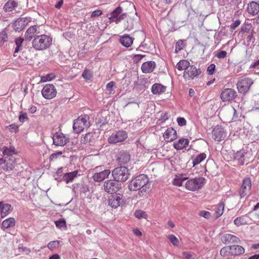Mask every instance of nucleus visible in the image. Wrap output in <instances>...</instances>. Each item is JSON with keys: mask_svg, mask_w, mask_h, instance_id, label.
Listing matches in <instances>:
<instances>
[{"mask_svg": "<svg viewBox=\"0 0 259 259\" xmlns=\"http://www.w3.org/2000/svg\"><path fill=\"white\" fill-rule=\"evenodd\" d=\"M52 38L46 34H41L35 36L33 39L32 44L33 48L37 51L44 50L48 48L51 45Z\"/></svg>", "mask_w": 259, "mask_h": 259, "instance_id": "obj_1", "label": "nucleus"}, {"mask_svg": "<svg viewBox=\"0 0 259 259\" xmlns=\"http://www.w3.org/2000/svg\"><path fill=\"white\" fill-rule=\"evenodd\" d=\"M149 179L146 175H140L132 179L128 183V188L130 191H137L148 184Z\"/></svg>", "mask_w": 259, "mask_h": 259, "instance_id": "obj_2", "label": "nucleus"}, {"mask_svg": "<svg viewBox=\"0 0 259 259\" xmlns=\"http://www.w3.org/2000/svg\"><path fill=\"white\" fill-rule=\"evenodd\" d=\"M90 117L88 115L83 114L79 116L74 121L73 130L75 133L81 132L84 128L90 126Z\"/></svg>", "mask_w": 259, "mask_h": 259, "instance_id": "obj_3", "label": "nucleus"}, {"mask_svg": "<svg viewBox=\"0 0 259 259\" xmlns=\"http://www.w3.org/2000/svg\"><path fill=\"white\" fill-rule=\"evenodd\" d=\"M130 175V173L128 169L125 166L117 167L112 171L113 178L118 183L126 181Z\"/></svg>", "mask_w": 259, "mask_h": 259, "instance_id": "obj_4", "label": "nucleus"}, {"mask_svg": "<svg viewBox=\"0 0 259 259\" xmlns=\"http://www.w3.org/2000/svg\"><path fill=\"white\" fill-rule=\"evenodd\" d=\"M205 181V178L201 177L189 179L188 178L185 183V188L191 191L198 190L204 185Z\"/></svg>", "mask_w": 259, "mask_h": 259, "instance_id": "obj_5", "label": "nucleus"}, {"mask_svg": "<svg viewBox=\"0 0 259 259\" xmlns=\"http://www.w3.org/2000/svg\"><path fill=\"white\" fill-rule=\"evenodd\" d=\"M102 188L108 194H112L116 193L121 188V185L113 179L105 181Z\"/></svg>", "mask_w": 259, "mask_h": 259, "instance_id": "obj_6", "label": "nucleus"}, {"mask_svg": "<svg viewBox=\"0 0 259 259\" xmlns=\"http://www.w3.org/2000/svg\"><path fill=\"white\" fill-rule=\"evenodd\" d=\"M253 83L252 80L250 78L239 77L237 83V88L238 92L241 94L247 93Z\"/></svg>", "mask_w": 259, "mask_h": 259, "instance_id": "obj_7", "label": "nucleus"}, {"mask_svg": "<svg viewBox=\"0 0 259 259\" xmlns=\"http://www.w3.org/2000/svg\"><path fill=\"white\" fill-rule=\"evenodd\" d=\"M104 166L101 165L95 167L94 170L96 172L92 178L94 181L100 182L107 178L111 173L110 169H103Z\"/></svg>", "mask_w": 259, "mask_h": 259, "instance_id": "obj_8", "label": "nucleus"}, {"mask_svg": "<svg viewBox=\"0 0 259 259\" xmlns=\"http://www.w3.org/2000/svg\"><path fill=\"white\" fill-rule=\"evenodd\" d=\"M122 9L119 6L117 7L110 14L109 19L111 22H114L116 24L119 23L122 20H123L127 16L126 13H122Z\"/></svg>", "mask_w": 259, "mask_h": 259, "instance_id": "obj_9", "label": "nucleus"}, {"mask_svg": "<svg viewBox=\"0 0 259 259\" xmlns=\"http://www.w3.org/2000/svg\"><path fill=\"white\" fill-rule=\"evenodd\" d=\"M251 188V181L250 178L245 177L243 179L241 186L239 191V194L241 198L247 196Z\"/></svg>", "mask_w": 259, "mask_h": 259, "instance_id": "obj_10", "label": "nucleus"}, {"mask_svg": "<svg viewBox=\"0 0 259 259\" xmlns=\"http://www.w3.org/2000/svg\"><path fill=\"white\" fill-rule=\"evenodd\" d=\"M42 96L46 99H52L57 95L55 87L52 84H46L41 90Z\"/></svg>", "mask_w": 259, "mask_h": 259, "instance_id": "obj_11", "label": "nucleus"}, {"mask_svg": "<svg viewBox=\"0 0 259 259\" xmlns=\"http://www.w3.org/2000/svg\"><path fill=\"white\" fill-rule=\"evenodd\" d=\"M127 138V134L124 131H119L112 134L108 138L110 143L115 144L123 141Z\"/></svg>", "mask_w": 259, "mask_h": 259, "instance_id": "obj_12", "label": "nucleus"}, {"mask_svg": "<svg viewBox=\"0 0 259 259\" xmlns=\"http://www.w3.org/2000/svg\"><path fill=\"white\" fill-rule=\"evenodd\" d=\"M236 96V92L234 89L230 88H226L223 90L220 95V98L224 102L231 101Z\"/></svg>", "mask_w": 259, "mask_h": 259, "instance_id": "obj_13", "label": "nucleus"}, {"mask_svg": "<svg viewBox=\"0 0 259 259\" xmlns=\"http://www.w3.org/2000/svg\"><path fill=\"white\" fill-rule=\"evenodd\" d=\"M123 203V196L120 193L110 196L108 198V204L113 208H116Z\"/></svg>", "mask_w": 259, "mask_h": 259, "instance_id": "obj_14", "label": "nucleus"}, {"mask_svg": "<svg viewBox=\"0 0 259 259\" xmlns=\"http://www.w3.org/2000/svg\"><path fill=\"white\" fill-rule=\"evenodd\" d=\"M201 73V71L200 69H197L194 65H190L187 70L184 71L183 76L186 79H193Z\"/></svg>", "mask_w": 259, "mask_h": 259, "instance_id": "obj_15", "label": "nucleus"}, {"mask_svg": "<svg viewBox=\"0 0 259 259\" xmlns=\"http://www.w3.org/2000/svg\"><path fill=\"white\" fill-rule=\"evenodd\" d=\"M53 143L58 146H64L68 141L69 138L62 133H56L53 137Z\"/></svg>", "mask_w": 259, "mask_h": 259, "instance_id": "obj_16", "label": "nucleus"}, {"mask_svg": "<svg viewBox=\"0 0 259 259\" xmlns=\"http://www.w3.org/2000/svg\"><path fill=\"white\" fill-rule=\"evenodd\" d=\"M212 138L217 141L223 140L226 137L223 128L220 125H217L212 131Z\"/></svg>", "mask_w": 259, "mask_h": 259, "instance_id": "obj_17", "label": "nucleus"}, {"mask_svg": "<svg viewBox=\"0 0 259 259\" xmlns=\"http://www.w3.org/2000/svg\"><path fill=\"white\" fill-rule=\"evenodd\" d=\"M221 240L223 243L226 244L239 243L240 242L238 237L230 234H223L221 236Z\"/></svg>", "mask_w": 259, "mask_h": 259, "instance_id": "obj_18", "label": "nucleus"}, {"mask_svg": "<svg viewBox=\"0 0 259 259\" xmlns=\"http://www.w3.org/2000/svg\"><path fill=\"white\" fill-rule=\"evenodd\" d=\"M15 166V161L12 158H9L8 160L0 158V168L5 171L12 170Z\"/></svg>", "mask_w": 259, "mask_h": 259, "instance_id": "obj_19", "label": "nucleus"}, {"mask_svg": "<svg viewBox=\"0 0 259 259\" xmlns=\"http://www.w3.org/2000/svg\"><path fill=\"white\" fill-rule=\"evenodd\" d=\"M28 24L26 18H19L13 23V28L16 31L20 32L23 30Z\"/></svg>", "mask_w": 259, "mask_h": 259, "instance_id": "obj_20", "label": "nucleus"}, {"mask_svg": "<svg viewBox=\"0 0 259 259\" xmlns=\"http://www.w3.org/2000/svg\"><path fill=\"white\" fill-rule=\"evenodd\" d=\"M163 138L166 142H171L177 138V131L172 127L168 128L163 134Z\"/></svg>", "mask_w": 259, "mask_h": 259, "instance_id": "obj_21", "label": "nucleus"}, {"mask_svg": "<svg viewBox=\"0 0 259 259\" xmlns=\"http://www.w3.org/2000/svg\"><path fill=\"white\" fill-rule=\"evenodd\" d=\"M246 11L252 16H255L259 12V4L256 2L252 1L247 5Z\"/></svg>", "mask_w": 259, "mask_h": 259, "instance_id": "obj_22", "label": "nucleus"}, {"mask_svg": "<svg viewBox=\"0 0 259 259\" xmlns=\"http://www.w3.org/2000/svg\"><path fill=\"white\" fill-rule=\"evenodd\" d=\"M38 27L34 25L30 26L26 31L25 34V39L27 40H30L36 34L38 33Z\"/></svg>", "mask_w": 259, "mask_h": 259, "instance_id": "obj_23", "label": "nucleus"}, {"mask_svg": "<svg viewBox=\"0 0 259 259\" xmlns=\"http://www.w3.org/2000/svg\"><path fill=\"white\" fill-rule=\"evenodd\" d=\"M155 68V63L154 61H147L142 64L141 70L144 73L152 72Z\"/></svg>", "mask_w": 259, "mask_h": 259, "instance_id": "obj_24", "label": "nucleus"}, {"mask_svg": "<svg viewBox=\"0 0 259 259\" xmlns=\"http://www.w3.org/2000/svg\"><path fill=\"white\" fill-rule=\"evenodd\" d=\"M12 208L11 204L5 203L3 201H0V213L2 218H5L9 213Z\"/></svg>", "mask_w": 259, "mask_h": 259, "instance_id": "obj_25", "label": "nucleus"}, {"mask_svg": "<svg viewBox=\"0 0 259 259\" xmlns=\"http://www.w3.org/2000/svg\"><path fill=\"white\" fill-rule=\"evenodd\" d=\"M247 153H251V152L249 151H246L245 150L242 149L238 151L235 153V158L239 161L241 164L243 165L244 163L245 159Z\"/></svg>", "mask_w": 259, "mask_h": 259, "instance_id": "obj_26", "label": "nucleus"}, {"mask_svg": "<svg viewBox=\"0 0 259 259\" xmlns=\"http://www.w3.org/2000/svg\"><path fill=\"white\" fill-rule=\"evenodd\" d=\"M166 87L161 83H155L151 88V92L154 95L161 94L166 91Z\"/></svg>", "mask_w": 259, "mask_h": 259, "instance_id": "obj_27", "label": "nucleus"}, {"mask_svg": "<svg viewBox=\"0 0 259 259\" xmlns=\"http://www.w3.org/2000/svg\"><path fill=\"white\" fill-rule=\"evenodd\" d=\"M189 141L186 138H181L178 141L174 143V148L178 150H182L186 148L189 144Z\"/></svg>", "mask_w": 259, "mask_h": 259, "instance_id": "obj_28", "label": "nucleus"}, {"mask_svg": "<svg viewBox=\"0 0 259 259\" xmlns=\"http://www.w3.org/2000/svg\"><path fill=\"white\" fill-rule=\"evenodd\" d=\"M130 155L128 153L124 151L121 152L117 158V161L120 165L125 164L130 161Z\"/></svg>", "mask_w": 259, "mask_h": 259, "instance_id": "obj_29", "label": "nucleus"}, {"mask_svg": "<svg viewBox=\"0 0 259 259\" xmlns=\"http://www.w3.org/2000/svg\"><path fill=\"white\" fill-rule=\"evenodd\" d=\"M188 179L186 174H179L176 176L174 179L173 184L177 186H182L183 183Z\"/></svg>", "mask_w": 259, "mask_h": 259, "instance_id": "obj_30", "label": "nucleus"}, {"mask_svg": "<svg viewBox=\"0 0 259 259\" xmlns=\"http://www.w3.org/2000/svg\"><path fill=\"white\" fill-rule=\"evenodd\" d=\"M2 151L3 156L5 158L9 157V158L11 157L13 159L12 156L16 154L15 149L14 147H10L8 148L6 146H4L2 149Z\"/></svg>", "mask_w": 259, "mask_h": 259, "instance_id": "obj_31", "label": "nucleus"}, {"mask_svg": "<svg viewBox=\"0 0 259 259\" xmlns=\"http://www.w3.org/2000/svg\"><path fill=\"white\" fill-rule=\"evenodd\" d=\"M120 42L125 47H130L133 42V38L128 35H123L120 38Z\"/></svg>", "mask_w": 259, "mask_h": 259, "instance_id": "obj_32", "label": "nucleus"}, {"mask_svg": "<svg viewBox=\"0 0 259 259\" xmlns=\"http://www.w3.org/2000/svg\"><path fill=\"white\" fill-rule=\"evenodd\" d=\"M232 255H239L245 252L244 248L240 245H230Z\"/></svg>", "mask_w": 259, "mask_h": 259, "instance_id": "obj_33", "label": "nucleus"}, {"mask_svg": "<svg viewBox=\"0 0 259 259\" xmlns=\"http://www.w3.org/2000/svg\"><path fill=\"white\" fill-rule=\"evenodd\" d=\"M78 172L77 170H75L72 172L66 173L63 176V180L67 184L69 183L72 182L73 179L77 177Z\"/></svg>", "mask_w": 259, "mask_h": 259, "instance_id": "obj_34", "label": "nucleus"}, {"mask_svg": "<svg viewBox=\"0 0 259 259\" xmlns=\"http://www.w3.org/2000/svg\"><path fill=\"white\" fill-rule=\"evenodd\" d=\"M18 6L14 0H9L4 5L3 9L5 12H11Z\"/></svg>", "mask_w": 259, "mask_h": 259, "instance_id": "obj_35", "label": "nucleus"}, {"mask_svg": "<svg viewBox=\"0 0 259 259\" xmlns=\"http://www.w3.org/2000/svg\"><path fill=\"white\" fill-rule=\"evenodd\" d=\"M15 225V221L13 218H9L4 220L2 224V228L3 229L13 227Z\"/></svg>", "mask_w": 259, "mask_h": 259, "instance_id": "obj_36", "label": "nucleus"}, {"mask_svg": "<svg viewBox=\"0 0 259 259\" xmlns=\"http://www.w3.org/2000/svg\"><path fill=\"white\" fill-rule=\"evenodd\" d=\"M190 66V62L186 60H180L177 64V68L180 70H187V68Z\"/></svg>", "mask_w": 259, "mask_h": 259, "instance_id": "obj_37", "label": "nucleus"}, {"mask_svg": "<svg viewBox=\"0 0 259 259\" xmlns=\"http://www.w3.org/2000/svg\"><path fill=\"white\" fill-rule=\"evenodd\" d=\"M206 155L204 153H200V154L192 157V159L193 166H195L200 163L206 158Z\"/></svg>", "mask_w": 259, "mask_h": 259, "instance_id": "obj_38", "label": "nucleus"}, {"mask_svg": "<svg viewBox=\"0 0 259 259\" xmlns=\"http://www.w3.org/2000/svg\"><path fill=\"white\" fill-rule=\"evenodd\" d=\"M224 209V204L223 203H220L215 207L214 215L216 218H219L222 215Z\"/></svg>", "mask_w": 259, "mask_h": 259, "instance_id": "obj_39", "label": "nucleus"}, {"mask_svg": "<svg viewBox=\"0 0 259 259\" xmlns=\"http://www.w3.org/2000/svg\"><path fill=\"white\" fill-rule=\"evenodd\" d=\"M220 254L222 256H229L232 255L230 245L223 247L220 251Z\"/></svg>", "mask_w": 259, "mask_h": 259, "instance_id": "obj_40", "label": "nucleus"}, {"mask_svg": "<svg viewBox=\"0 0 259 259\" xmlns=\"http://www.w3.org/2000/svg\"><path fill=\"white\" fill-rule=\"evenodd\" d=\"M139 195L141 197H144L147 195L148 193L151 191V188L148 186V184L143 187L141 189L139 190Z\"/></svg>", "mask_w": 259, "mask_h": 259, "instance_id": "obj_41", "label": "nucleus"}, {"mask_svg": "<svg viewBox=\"0 0 259 259\" xmlns=\"http://www.w3.org/2000/svg\"><path fill=\"white\" fill-rule=\"evenodd\" d=\"M234 224L237 226L245 225L247 224V221L244 217H240L236 218L234 221Z\"/></svg>", "mask_w": 259, "mask_h": 259, "instance_id": "obj_42", "label": "nucleus"}, {"mask_svg": "<svg viewBox=\"0 0 259 259\" xmlns=\"http://www.w3.org/2000/svg\"><path fill=\"white\" fill-rule=\"evenodd\" d=\"M134 215L138 219H146L147 214L145 211L142 210H137L134 212Z\"/></svg>", "mask_w": 259, "mask_h": 259, "instance_id": "obj_43", "label": "nucleus"}, {"mask_svg": "<svg viewBox=\"0 0 259 259\" xmlns=\"http://www.w3.org/2000/svg\"><path fill=\"white\" fill-rule=\"evenodd\" d=\"M61 242V241L59 240L51 241L48 244L47 246L50 250H53L55 248H58Z\"/></svg>", "mask_w": 259, "mask_h": 259, "instance_id": "obj_44", "label": "nucleus"}, {"mask_svg": "<svg viewBox=\"0 0 259 259\" xmlns=\"http://www.w3.org/2000/svg\"><path fill=\"white\" fill-rule=\"evenodd\" d=\"M167 238L169 239L170 242L174 246H178L179 244V240L173 234H170L167 236Z\"/></svg>", "mask_w": 259, "mask_h": 259, "instance_id": "obj_45", "label": "nucleus"}, {"mask_svg": "<svg viewBox=\"0 0 259 259\" xmlns=\"http://www.w3.org/2000/svg\"><path fill=\"white\" fill-rule=\"evenodd\" d=\"M92 137H93L92 134L89 133L86 134L84 136L83 139H82L81 141L84 143H88V144H91L92 143Z\"/></svg>", "mask_w": 259, "mask_h": 259, "instance_id": "obj_46", "label": "nucleus"}, {"mask_svg": "<svg viewBox=\"0 0 259 259\" xmlns=\"http://www.w3.org/2000/svg\"><path fill=\"white\" fill-rule=\"evenodd\" d=\"M55 78V75L53 73L48 74L46 75L41 76V82H47L51 81Z\"/></svg>", "mask_w": 259, "mask_h": 259, "instance_id": "obj_47", "label": "nucleus"}, {"mask_svg": "<svg viewBox=\"0 0 259 259\" xmlns=\"http://www.w3.org/2000/svg\"><path fill=\"white\" fill-rule=\"evenodd\" d=\"M82 77L85 80H90L92 77V74L91 71L85 68L82 74Z\"/></svg>", "mask_w": 259, "mask_h": 259, "instance_id": "obj_48", "label": "nucleus"}, {"mask_svg": "<svg viewBox=\"0 0 259 259\" xmlns=\"http://www.w3.org/2000/svg\"><path fill=\"white\" fill-rule=\"evenodd\" d=\"M56 226L59 228H63L66 227V221L64 219H61L55 222Z\"/></svg>", "mask_w": 259, "mask_h": 259, "instance_id": "obj_49", "label": "nucleus"}, {"mask_svg": "<svg viewBox=\"0 0 259 259\" xmlns=\"http://www.w3.org/2000/svg\"><path fill=\"white\" fill-rule=\"evenodd\" d=\"M7 38V34L6 31H3L0 32V46L6 41Z\"/></svg>", "mask_w": 259, "mask_h": 259, "instance_id": "obj_50", "label": "nucleus"}, {"mask_svg": "<svg viewBox=\"0 0 259 259\" xmlns=\"http://www.w3.org/2000/svg\"><path fill=\"white\" fill-rule=\"evenodd\" d=\"M184 47V42L182 40H179L176 44L175 52H178L183 49Z\"/></svg>", "mask_w": 259, "mask_h": 259, "instance_id": "obj_51", "label": "nucleus"}, {"mask_svg": "<svg viewBox=\"0 0 259 259\" xmlns=\"http://www.w3.org/2000/svg\"><path fill=\"white\" fill-rule=\"evenodd\" d=\"M115 85V82L114 81H110L108 82L106 86V89L107 91H109L110 94L113 93V88Z\"/></svg>", "mask_w": 259, "mask_h": 259, "instance_id": "obj_52", "label": "nucleus"}, {"mask_svg": "<svg viewBox=\"0 0 259 259\" xmlns=\"http://www.w3.org/2000/svg\"><path fill=\"white\" fill-rule=\"evenodd\" d=\"M19 121L23 123L25 120H28L27 117V113L25 112H20V115L19 116Z\"/></svg>", "mask_w": 259, "mask_h": 259, "instance_id": "obj_53", "label": "nucleus"}, {"mask_svg": "<svg viewBox=\"0 0 259 259\" xmlns=\"http://www.w3.org/2000/svg\"><path fill=\"white\" fill-rule=\"evenodd\" d=\"M215 65L214 64H210L207 69V72L208 75H212L214 73Z\"/></svg>", "mask_w": 259, "mask_h": 259, "instance_id": "obj_54", "label": "nucleus"}, {"mask_svg": "<svg viewBox=\"0 0 259 259\" xmlns=\"http://www.w3.org/2000/svg\"><path fill=\"white\" fill-rule=\"evenodd\" d=\"M62 154V152L61 151H58V152L54 153L50 156V160L53 161L55 159H56L59 156H60Z\"/></svg>", "mask_w": 259, "mask_h": 259, "instance_id": "obj_55", "label": "nucleus"}, {"mask_svg": "<svg viewBox=\"0 0 259 259\" xmlns=\"http://www.w3.org/2000/svg\"><path fill=\"white\" fill-rule=\"evenodd\" d=\"M251 28V25L250 24H244L242 25L241 28V32L242 33H245L248 32Z\"/></svg>", "mask_w": 259, "mask_h": 259, "instance_id": "obj_56", "label": "nucleus"}, {"mask_svg": "<svg viewBox=\"0 0 259 259\" xmlns=\"http://www.w3.org/2000/svg\"><path fill=\"white\" fill-rule=\"evenodd\" d=\"M241 24V21L239 19L235 21L232 24L230 25V29L231 30H235L237 27H238Z\"/></svg>", "mask_w": 259, "mask_h": 259, "instance_id": "obj_57", "label": "nucleus"}, {"mask_svg": "<svg viewBox=\"0 0 259 259\" xmlns=\"http://www.w3.org/2000/svg\"><path fill=\"white\" fill-rule=\"evenodd\" d=\"M199 215L205 219H209L210 216V213L207 211L202 210L199 212Z\"/></svg>", "mask_w": 259, "mask_h": 259, "instance_id": "obj_58", "label": "nucleus"}, {"mask_svg": "<svg viewBox=\"0 0 259 259\" xmlns=\"http://www.w3.org/2000/svg\"><path fill=\"white\" fill-rule=\"evenodd\" d=\"M177 122L180 126H184L186 124V120L183 117H178L177 119Z\"/></svg>", "mask_w": 259, "mask_h": 259, "instance_id": "obj_59", "label": "nucleus"}, {"mask_svg": "<svg viewBox=\"0 0 259 259\" xmlns=\"http://www.w3.org/2000/svg\"><path fill=\"white\" fill-rule=\"evenodd\" d=\"M227 56V52L225 51H221L219 52L217 55L216 57L218 59H224Z\"/></svg>", "mask_w": 259, "mask_h": 259, "instance_id": "obj_60", "label": "nucleus"}, {"mask_svg": "<svg viewBox=\"0 0 259 259\" xmlns=\"http://www.w3.org/2000/svg\"><path fill=\"white\" fill-rule=\"evenodd\" d=\"M183 254L186 259H195L194 254L189 252H184Z\"/></svg>", "mask_w": 259, "mask_h": 259, "instance_id": "obj_61", "label": "nucleus"}, {"mask_svg": "<svg viewBox=\"0 0 259 259\" xmlns=\"http://www.w3.org/2000/svg\"><path fill=\"white\" fill-rule=\"evenodd\" d=\"M145 56V55H142L141 54L135 55L133 57L134 61L137 63L141 60V59Z\"/></svg>", "mask_w": 259, "mask_h": 259, "instance_id": "obj_62", "label": "nucleus"}, {"mask_svg": "<svg viewBox=\"0 0 259 259\" xmlns=\"http://www.w3.org/2000/svg\"><path fill=\"white\" fill-rule=\"evenodd\" d=\"M23 41L24 39L22 37H18L16 38L15 42L16 46H18V47H21Z\"/></svg>", "mask_w": 259, "mask_h": 259, "instance_id": "obj_63", "label": "nucleus"}, {"mask_svg": "<svg viewBox=\"0 0 259 259\" xmlns=\"http://www.w3.org/2000/svg\"><path fill=\"white\" fill-rule=\"evenodd\" d=\"M102 14V11L100 10H96L93 12L91 17H98Z\"/></svg>", "mask_w": 259, "mask_h": 259, "instance_id": "obj_64", "label": "nucleus"}]
</instances>
